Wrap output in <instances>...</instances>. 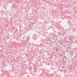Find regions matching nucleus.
<instances>
[{
	"instance_id": "obj_1",
	"label": "nucleus",
	"mask_w": 77,
	"mask_h": 77,
	"mask_svg": "<svg viewBox=\"0 0 77 77\" xmlns=\"http://www.w3.org/2000/svg\"><path fill=\"white\" fill-rule=\"evenodd\" d=\"M58 51V48H57V49L56 51Z\"/></svg>"
},
{
	"instance_id": "obj_2",
	"label": "nucleus",
	"mask_w": 77,
	"mask_h": 77,
	"mask_svg": "<svg viewBox=\"0 0 77 77\" xmlns=\"http://www.w3.org/2000/svg\"><path fill=\"white\" fill-rule=\"evenodd\" d=\"M77 40H76L75 41V42H76V43H77Z\"/></svg>"
},
{
	"instance_id": "obj_3",
	"label": "nucleus",
	"mask_w": 77,
	"mask_h": 77,
	"mask_svg": "<svg viewBox=\"0 0 77 77\" xmlns=\"http://www.w3.org/2000/svg\"><path fill=\"white\" fill-rule=\"evenodd\" d=\"M53 50H54V49L53 48Z\"/></svg>"
},
{
	"instance_id": "obj_4",
	"label": "nucleus",
	"mask_w": 77,
	"mask_h": 77,
	"mask_svg": "<svg viewBox=\"0 0 77 77\" xmlns=\"http://www.w3.org/2000/svg\"><path fill=\"white\" fill-rule=\"evenodd\" d=\"M11 56V55H10V56Z\"/></svg>"
},
{
	"instance_id": "obj_5",
	"label": "nucleus",
	"mask_w": 77,
	"mask_h": 77,
	"mask_svg": "<svg viewBox=\"0 0 77 77\" xmlns=\"http://www.w3.org/2000/svg\"><path fill=\"white\" fill-rule=\"evenodd\" d=\"M8 3H9V1L8 2Z\"/></svg>"
}]
</instances>
